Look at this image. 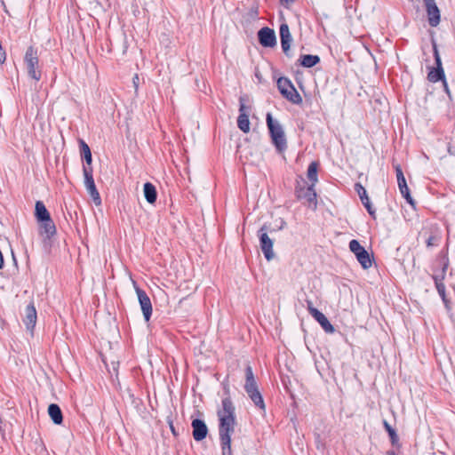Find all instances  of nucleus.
Returning <instances> with one entry per match:
<instances>
[{
  "label": "nucleus",
  "instance_id": "1",
  "mask_svg": "<svg viewBox=\"0 0 455 455\" xmlns=\"http://www.w3.org/2000/svg\"><path fill=\"white\" fill-rule=\"evenodd\" d=\"M220 420L219 435L222 455H232L231 435L235 431L236 424L235 406L229 397L222 400V409L218 411Z\"/></svg>",
  "mask_w": 455,
  "mask_h": 455
},
{
  "label": "nucleus",
  "instance_id": "2",
  "mask_svg": "<svg viewBox=\"0 0 455 455\" xmlns=\"http://www.w3.org/2000/svg\"><path fill=\"white\" fill-rule=\"evenodd\" d=\"M266 122L274 146L278 152L284 151L287 148V140L283 126L273 118L271 113L267 114Z\"/></svg>",
  "mask_w": 455,
  "mask_h": 455
},
{
  "label": "nucleus",
  "instance_id": "3",
  "mask_svg": "<svg viewBox=\"0 0 455 455\" xmlns=\"http://www.w3.org/2000/svg\"><path fill=\"white\" fill-rule=\"evenodd\" d=\"M24 65L28 73V76L38 82L42 77V66L39 61L38 49L30 45L26 50L24 55Z\"/></svg>",
  "mask_w": 455,
  "mask_h": 455
},
{
  "label": "nucleus",
  "instance_id": "4",
  "mask_svg": "<svg viewBox=\"0 0 455 455\" xmlns=\"http://www.w3.org/2000/svg\"><path fill=\"white\" fill-rule=\"evenodd\" d=\"M277 87L280 93L294 104L302 102V98L297 92L291 82L286 77H280L277 80Z\"/></svg>",
  "mask_w": 455,
  "mask_h": 455
},
{
  "label": "nucleus",
  "instance_id": "5",
  "mask_svg": "<svg viewBox=\"0 0 455 455\" xmlns=\"http://www.w3.org/2000/svg\"><path fill=\"white\" fill-rule=\"evenodd\" d=\"M267 227L264 225L258 231V236L259 239V245L261 251L267 260L274 259L275 254L273 251V240L267 235Z\"/></svg>",
  "mask_w": 455,
  "mask_h": 455
},
{
  "label": "nucleus",
  "instance_id": "6",
  "mask_svg": "<svg viewBox=\"0 0 455 455\" xmlns=\"http://www.w3.org/2000/svg\"><path fill=\"white\" fill-rule=\"evenodd\" d=\"M433 52L435 57V62L436 67L432 68L427 74V79L431 83H436L438 81H443L445 79L444 70L443 68L441 57L437 49V45L435 42H433Z\"/></svg>",
  "mask_w": 455,
  "mask_h": 455
},
{
  "label": "nucleus",
  "instance_id": "7",
  "mask_svg": "<svg viewBox=\"0 0 455 455\" xmlns=\"http://www.w3.org/2000/svg\"><path fill=\"white\" fill-rule=\"evenodd\" d=\"M83 173L84 177V186L86 188L87 192L92 196L95 204H100V196L97 190L96 185L94 183L93 175H92V166H84Z\"/></svg>",
  "mask_w": 455,
  "mask_h": 455
},
{
  "label": "nucleus",
  "instance_id": "8",
  "mask_svg": "<svg viewBox=\"0 0 455 455\" xmlns=\"http://www.w3.org/2000/svg\"><path fill=\"white\" fill-rule=\"evenodd\" d=\"M135 291L138 296V299L143 313V316L146 322H148L152 315V303L145 291L137 286L136 283L133 282Z\"/></svg>",
  "mask_w": 455,
  "mask_h": 455
},
{
  "label": "nucleus",
  "instance_id": "9",
  "mask_svg": "<svg viewBox=\"0 0 455 455\" xmlns=\"http://www.w3.org/2000/svg\"><path fill=\"white\" fill-rule=\"evenodd\" d=\"M349 249L356 256L362 267L367 268V263L370 262V253L355 239L350 241Z\"/></svg>",
  "mask_w": 455,
  "mask_h": 455
},
{
  "label": "nucleus",
  "instance_id": "10",
  "mask_svg": "<svg viewBox=\"0 0 455 455\" xmlns=\"http://www.w3.org/2000/svg\"><path fill=\"white\" fill-rule=\"evenodd\" d=\"M428 23L431 27H436L440 23V10L435 0H423Z\"/></svg>",
  "mask_w": 455,
  "mask_h": 455
},
{
  "label": "nucleus",
  "instance_id": "11",
  "mask_svg": "<svg viewBox=\"0 0 455 455\" xmlns=\"http://www.w3.org/2000/svg\"><path fill=\"white\" fill-rule=\"evenodd\" d=\"M258 38L259 44L264 47H273L276 44L275 31L267 27L259 30Z\"/></svg>",
  "mask_w": 455,
  "mask_h": 455
},
{
  "label": "nucleus",
  "instance_id": "12",
  "mask_svg": "<svg viewBox=\"0 0 455 455\" xmlns=\"http://www.w3.org/2000/svg\"><path fill=\"white\" fill-rule=\"evenodd\" d=\"M280 38L282 50L284 54L289 57L292 37L290 33L289 26L286 23H283L280 26Z\"/></svg>",
  "mask_w": 455,
  "mask_h": 455
},
{
  "label": "nucleus",
  "instance_id": "13",
  "mask_svg": "<svg viewBox=\"0 0 455 455\" xmlns=\"http://www.w3.org/2000/svg\"><path fill=\"white\" fill-rule=\"evenodd\" d=\"M191 427L193 428V437L196 441H202L206 437L208 427L204 420L195 419L192 420Z\"/></svg>",
  "mask_w": 455,
  "mask_h": 455
},
{
  "label": "nucleus",
  "instance_id": "14",
  "mask_svg": "<svg viewBox=\"0 0 455 455\" xmlns=\"http://www.w3.org/2000/svg\"><path fill=\"white\" fill-rule=\"evenodd\" d=\"M37 315L36 310L33 303L28 304L25 309V318L23 319L24 323L28 331H33Z\"/></svg>",
  "mask_w": 455,
  "mask_h": 455
},
{
  "label": "nucleus",
  "instance_id": "15",
  "mask_svg": "<svg viewBox=\"0 0 455 455\" xmlns=\"http://www.w3.org/2000/svg\"><path fill=\"white\" fill-rule=\"evenodd\" d=\"M315 186L309 185L307 188H300L296 190L299 199H305L309 204L316 205V193L314 188Z\"/></svg>",
  "mask_w": 455,
  "mask_h": 455
},
{
  "label": "nucleus",
  "instance_id": "16",
  "mask_svg": "<svg viewBox=\"0 0 455 455\" xmlns=\"http://www.w3.org/2000/svg\"><path fill=\"white\" fill-rule=\"evenodd\" d=\"M244 390L247 394L259 390L258 384L255 380L252 368L247 365L245 368V384Z\"/></svg>",
  "mask_w": 455,
  "mask_h": 455
},
{
  "label": "nucleus",
  "instance_id": "17",
  "mask_svg": "<svg viewBox=\"0 0 455 455\" xmlns=\"http://www.w3.org/2000/svg\"><path fill=\"white\" fill-rule=\"evenodd\" d=\"M312 317L321 325V327L327 332V333H333L334 332V327L332 324L329 322L327 317L319 310L315 311Z\"/></svg>",
  "mask_w": 455,
  "mask_h": 455
},
{
  "label": "nucleus",
  "instance_id": "18",
  "mask_svg": "<svg viewBox=\"0 0 455 455\" xmlns=\"http://www.w3.org/2000/svg\"><path fill=\"white\" fill-rule=\"evenodd\" d=\"M446 267H447L446 266L443 267L442 274L440 275H433L435 288L444 302L446 301V294H445V285L443 283V279H444V275H445Z\"/></svg>",
  "mask_w": 455,
  "mask_h": 455
},
{
  "label": "nucleus",
  "instance_id": "19",
  "mask_svg": "<svg viewBox=\"0 0 455 455\" xmlns=\"http://www.w3.org/2000/svg\"><path fill=\"white\" fill-rule=\"evenodd\" d=\"M48 413L54 424L60 425L62 423V411L58 404L51 403L48 407Z\"/></svg>",
  "mask_w": 455,
  "mask_h": 455
},
{
  "label": "nucleus",
  "instance_id": "20",
  "mask_svg": "<svg viewBox=\"0 0 455 455\" xmlns=\"http://www.w3.org/2000/svg\"><path fill=\"white\" fill-rule=\"evenodd\" d=\"M143 191H144V196H145L146 200L148 201V203L154 204L156 201L157 193H156V189L155 186L152 183H150V182L145 183Z\"/></svg>",
  "mask_w": 455,
  "mask_h": 455
},
{
  "label": "nucleus",
  "instance_id": "21",
  "mask_svg": "<svg viewBox=\"0 0 455 455\" xmlns=\"http://www.w3.org/2000/svg\"><path fill=\"white\" fill-rule=\"evenodd\" d=\"M355 190L357 192L366 211L370 213V199L367 196L366 189L360 183H356L355 185Z\"/></svg>",
  "mask_w": 455,
  "mask_h": 455
},
{
  "label": "nucleus",
  "instance_id": "22",
  "mask_svg": "<svg viewBox=\"0 0 455 455\" xmlns=\"http://www.w3.org/2000/svg\"><path fill=\"white\" fill-rule=\"evenodd\" d=\"M36 217L39 221L47 220L51 218L45 205L41 201L36 203Z\"/></svg>",
  "mask_w": 455,
  "mask_h": 455
},
{
  "label": "nucleus",
  "instance_id": "23",
  "mask_svg": "<svg viewBox=\"0 0 455 455\" xmlns=\"http://www.w3.org/2000/svg\"><path fill=\"white\" fill-rule=\"evenodd\" d=\"M300 65L304 68H312L320 62L317 55L304 54L300 56Z\"/></svg>",
  "mask_w": 455,
  "mask_h": 455
},
{
  "label": "nucleus",
  "instance_id": "24",
  "mask_svg": "<svg viewBox=\"0 0 455 455\" xmlns=\"http://www.w3.org/2000/svg\"><path fill=\"white\" fill-rule=\"evenodd\" d=\"M397 183H398V188H399V190H400L402 196L406 199V201L411 205L413 206L415 204V202L410 194V189L407 186L406 180L403 179L402 180H398Z\"/></svg>",
  "mask_w": 455,
  "mask_h": 455
},
{
  "label": "nucleus",
  "instance_id": "25",
  "mask_svg": "<svg viewBox=\"0 0 455 455\" xmlns=\"http://www.w3.org/2000/svg\"><path fill=\"white\" fill-rule=\"evenodd\" d=\"M247 395L251 398V400L252 401V403H254V405L257 408H259L262 411H265L266 405H265L263 397H262L259 390H257V391L252 392V393H249Z\"/></svg>",
  "mask_w": 455,
  "mask_h": 455
},
{
  "label": "nucleus",
  "instance_id": "26",
  "mask_svg": "<svg viewBox=\"0 0 455 455\" xmlns=\"http://www.w3.org/2000/svg\"><path fill=\"white\" fill-rule=\"evenodd\" d=\"M80 148H81V156L85 161L84 166H92V152H91L89 146L84 140H81Z\"/></svg>",
  "mask_w": 455,
  "mask_h": 455
},
{
  "label": "nucleus",
  "instance_id": "27",
  "mask_svg": "<svg viewBox=\"0 0 455 455\" xmlns=\"http://www.w3.org/2000/svg\"><path fill=\"white\" fill-rule=\"evenodd\" d=\"M237 126L238 128L247 133L250 131V121H249V114L248 113H243L239 114L237 118Z\"/></svg>",
  "mask_w": 455,
  "mask_h": 455
},
{
  "label": "nucleus",
  "instance_id": "28",
  "mask_svg": "<svg viewBox=\"0 0 455 455\" xmlns=\"http://www.w3.org/2000/svg\"><path fill=\"white\" fill-rule=\"evenodd\" d=\"M317 169H318L317 162L310 163V164L308 165V168H307V178L312 182L311 185H313V186H315V184L318 181Z\"/></svg>",
  "mask_w": 455,
  "mask_h": 455
},
{
  "label": "nucleus",
  "instance_id": "29",
  "mask_svg": "<svg viewBox=\"0 0 455 455\" xmlns=\"http://www.w3.org/2000/svg\"><path fill=\"white\" fill-rule=\"evenodd\" d=\"M42 228L48 237H52L56 233L55 225L51 218L47 220H43Z\"/></svg>",
  "mask_w": 455,
  "mask_h": 455
},
{
  "label": "nucleus",
  "instance_id": "30",
  "mask_svg": "<svg viewBox=\"0 0 455 455\" xmlns=\"http://www.w3.org/2000/svg\"><path fill=\"white\" fill-rule=\"evenodd\" d=\"M384 424H385V427H386V429L387 431L388 432L389 434V436H390V439H391V442L392 443H395L397 441H398V436L395 431V429L390 427L387 421H384Z\"/></svg>",
  "mask_w": 455,
  "mask_h": 455
},
{
  "label": "nucleus",
  "instance_id": "31",
  "mask_svg": "<svg viewBox=\"0 0 455 455\" xmlns=\"http://www.w3.org/2000/svg\"><path fill=\"white\" fill-rule=\"evenodd\" d=\"M437 242H438V237H436L435 235H430L427 240V247L436 246Z\"/></svg>",
  "mask_w": 455,
  "mask_h": 455
},
{
  "label": "nucleus",
  "instance_id": "32",
  "mask_svg": "<svg viewBox=\"0 0 455 455\" xmlns=\"http://www.w3.org/2000/svg\"><path fill=\"white\" fill-rule=\"evenodd\" d=\"M395 172H396V179L398 180H402L403 179H405L403 172L402 171V168L400 165L395 166Z\"/></svg>",
  "mask_w": 455,
  "mask_h": 455
},
{
  "label": "nucleus",
  "instance_id": "33",
  "mask_svg": "<svg viewBox=\"0 0 455 455\" xmlns=\"http://www.w3.org/2000/svg\"><path fill=\"white\" fill-rule=\"evenodd\" d=\"M306 302H307V310H308V312H309V314H310L311 315H314V312H315V311H318V309H316L315 307H314V306H313V302H312L311 300L307 299Z\"/></svg>",
  "mask_w": 455,
  "mask_h": 455
},
{
  "label": "nucleus",
  "instance_id": "34",
  "mask_svg": "<svg viewBox=\"0 0 455 455\" xmlns=\"http://www.w3.org/2000/svg\"><path fill=\"white\" fill-rule=\"evenodd\" d=\"M6 60V53L2 45H0V64H3Z\"/></svg>",
  "mask_w": 455,
  "mask_h": 455
},
{
  "label": "nucleus",
  "instance_id": "35",
  "mask_svg": "<svg viewBox=\"0 0 455 455\" xmlns=\"http://www.w3.org/2000/svg\"><path fill=\"white\" fill-rule=\"evenodd\" d=\"M243 113H248V108L244 105V103L242 102V99H240L239 114H243Z\"/></svg>",
  "mask_w": 455,
  "mask_h": 455
},
{
  "label": "nucleus",
  "instance_id": "36",
  "mask_svg": "<svg viewBox=\"0 0 455 455\" xmlns=\"http://www.w3.org/2000/svg\"><path fill=\"white\" fill-rule=\"evenodd\" d=\"M139 81H140V78H139V76L138 75H135L132 78V82H133V84H134V87H135V90L137 91L138 89V86H139Z\"/></svg>",
  "mask_w": 455,
  "mask_h": 455
},
{
  "label": "nucleus",
  "instance_id": "37",
  "mask_svg": "<svg viewBox=\"0 0 455 455\" xmlns=\"http://www.w3.org/2000/svg\"><path fill=\"white\" fill-rule=\"evenodd\" d=\"M376 103H379L380 106L387 103V99L386 98H379V99H376Z\"/></svg>",
  "mask_w": 455,
  "mask_h": 455
},
{
  "label": "nucleus",
  "instance_id": "38",
  "mask_svg": "<svg viewBox=\"0 0 455 455\" xmlns=\"http://www.w3.org/2000/svg\"><path fill=\"white\" fill-rule=\"evenodd\" d=\"M281 4L288 6L294 2V0H280Z\"/></svg>",
  "mask_w": 455,
  "mask_h": 455
},
{
  "label": "nucleus",
  "instance_id": "39",
  "mask_svg": "<svg viewBox=\"0 0 455 455\" xmlns=\"http://www.w3.org/2000/svg\"><path fill=\"white\" fill-rule=\"evenodd\" d=\"M443 87H444V91L449 94L450 93V91H449V88H448V84H447V82L446 80H443Z\"/></svg>",
  "mask_w": 455,
  "mask_h": 455
},
{
  "label": "nucleus",
  "instance_id": "40",
  "mask_svg": "<svg viewBox=\"0 0 455 455\" xmlns=\"http://www.w3.org/2000/svg\"><path fill=\"white\" fill-rule=\"evenodd\" d=\"M170 428H171V430H172V434H173L174 435H176L177 434H176V431H175V428H174V427H173L172 423H170Z\"/></svg>",
  "mask_w": 455,
  "mask_h": 455
},
{
  "label": "nucleus",
  "instance_id": "41",
  "mask_svg": "<svg viewBox=\"0 0 455 455\" xmlns=\"http://www.w3.org/2000/svg\"><path fill=\"white\" fill-rule=\"evenodd\" d=\"M371 264L374 262V257H373V253L371 252Z\"/></svg>",
  "mask_w": 455,
  "mask_h": 455
},
{
  "label": "nucleus",
  "instance_id": "42",
  "mask_svg": "<svg viewBox=\"0 0 455 455\" xmlns=\"http://www.w3.org/2000/svg\"><path fill=\"white\" fill-rule=\"evenodd\" d=\"M371 218H373V217H374V212H373V211H371Z\"/></svg>",
  "mask_w": 455,
  "mask_h": 455
}]
</instances>
